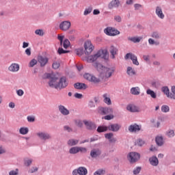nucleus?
Returning a JSON list of instances; mask_svg holds the SVG:
<instances>
[{
    "instance_id": "423d86ee",
    "label": "nucleus",
    "mask_w": 175,
    "mask_h": 175,
    "mask_svg": "<svg viewBox=\"0 0 175 175\" xmlns=\"http://www.w3.org/2000/svg\"><path fill=\"white\" fill-rule=\"evenodd\" d=\"M97 111L98 114H100L101 116H106L107 114H111V113H113V109L107 107H98L97 108Z\"/></svg>"
},
{
    "instance_id": "a19ab883",
    "label": "nucleus",
    "mask_w": 175,
    "mask_h": 175,
    "mask_svg": "<svg viewBox=\"0 0 175 175\" xmlns=\"http://www.w3.org/2000/svg\"><path fill=\"white\" fill-rule=\"evenodd\" d=\"M75 124L77 125V126H79V128L83 127V124H84V121H81L80 120H75Z\"/></svg>"
},
{
    "instance_id": "69168bd1",
    "label": "nucleus",
    "mask_w": 175,
    "mask_h": 175,
    "mask_svg": "<svg viewBox=\"0 0 175 175\" xmlns=\"http://www.w3.org/2000/svg\"><path fill=\"white\" fill-rule=\"evenodd\" d=\"M75 98H77V99H81V98H83V94L79 93H75Z\"/></svg>"
},
{
    "instance_id": "a18cd8bd",
    "label": "nucleus",
    "mask_w": 175,
    "mask_h": 175,
    "mask_svg": "<svg viewBox=\"0 0 175 175\" xmlns=\"http://www.w3.org/2000/svg\"><path fill=\"white\" fill-rule=\"evenodd\" d=\"M36 64H38V60L33 59L29 62V68H33L35 66V65H36Z\"/></svg>"
},
{
    "instance_id": "1a4fd4ad",
    "label": "nucleus",
    "mask_w": 175,
    "mask_h": 175,
    "mask_svg": "<svg viewBox=\"0 0 175 175\" xmlns=\"http://www.w3.org/2000/svg\"><path fill=\"white\" fill-rule=\"evenodd\" d=\"M104 32L109 36H116V35H120V31L113 27H107L105 29Z\"/></svg>"
},
{
    "instance_id": "37998d69",
    "label": "nucleus",
    "mask_w": 175,
    "mask_h": 175,
    "mask_svg": "<svg viewBox=\"0 0 175 175\" xmlns=\"http://www.w3.org/2000/svg\"><path fill=\"white\" fill-rule=\"evenodd\" d=\"M70 46V42L68 39H65L63 42V46L64 49H68Z\"/></svg>"
},
{
    "instance_id": "72a5a7b5",
    "label": "nucleus",
    "mask_w": 175,
    "mask_h": 175,
    "mask_svg": "<svg viewBox=\"0 0 175 175\" xmlns=\"http://www.w3.org/2000/svg\"><path fill=\"white\" fill-rule=\"evenodd\" d=\"M156 143L157 144V146H163V137L162 136H157L156 137Z\"/></svg>"
},
{
    "instance_id": "f03ea898",
    "label": "nucleus",
    "mask_w": 175,
    "mask_h": 175,
    "mask_svg": "<svg viewBox=\"0 0 175 175\" xmlns=\"http://www.w3.org/2000/svg\"><path fill=\"white\" fill-rule=\"evenodd\" d=\"M151 38L148 39V43L151 46H159L161 44V42H159V39H161L162 34L159 31H153L150 35Z\"/></svg>"
},
{
    "instance_id": "6ab92c4d",
    "label": "nucleus",
    "mask_w": 175,
    "mask_h": 175,
    "mask_svg": "<svg viewBox=\"0 0 175 175\" xmlns=\"http://www.w3.org/2000/svg\"><path fill=\"white\" fill-rule=\"evenodd\" d=\"M149 163H150L152 166H158V165H159V160H158L157 156H152L149 158Z\"/></svg>"
},
{
    "instance_id": "b1692460",
    "label": "nucleus",
    "mask_w": 175,
    "mask_h": 175,
    "mask_svg": "<svg viewBox=\"0 0 175 175\" xmlns=\"http://www.w3.org/2000/svg\"><path fill=\"white\" fill-rule=\"evenodd\" d=\"M102 154V152L99 149H93L90 152V157L92 158H98Z\"/></svg>"
},
{
    "instance_id": "c9c22d12",
    "label": "nucleus",
    "mask_w": 175,
    "mask_h": 175,
    "mask_svg": "<svg viewBox=\"0 0 175 175\" xmlns=\"http://www.w3.org/2000/svg\"><path fill=\"white\" fill-rule=\"evenodd\" d=\"M69 153L72 154L79 153L78 146H74V147L70 148L69 150Z\"/></svg>"
},
{
    "instance_id": "2f4dec72",
    "label": "nucleus",
    "mask_w": 175,
    "mask_h": 175,
    "mask_svg": "<svg viewBox=\"0 0 175 175\" xmlns=\"http://www.w3.org/2000/svg\"><path fill=\"white\" fill-rule=\"evenodd\" d=\"M146 94L147 95H150L152 99H157V93L153 90H151V89H148L146 90Z\"/></svg>"
},
{
    "instance_id": "ea45409f",
    "label": "nucleus",
    "mask_w": 175,
    "mask_h": 175,
    "mask_svg": "<svg viewBox=\"0 0 175 175\" xmlns=\"http://www.w3.org/2000/svg\"><path fill=\"white\" fill-rule=\"evenodd\" d=\"M162 92L166 95V96H168L169 94H170V92L169 91V88L167 86H164L161 88Z\"/></svg>"
},
{
    "instance_id": "412c9836",
    "label": "nucleus",
    "mask_w": 175,
    "mask_h": 175,
    "mask_svg": "<svg viewBox=\"0 0 175 175\" xmlns=\"http://www.w3.org/2000/svg\"><path fill=\"white\" fill-rule=\"evenodd\" d=\"M59 111L62 114L63 116H69V110L65 107L64 105H59L58 106Z\"/></svg>"
},
{
    "instance_id": "2eb2a0df",
    "label": "nucleus",
    "mask_w": 175,
    "mask_h": 175,
    "mask_svg": "<svg viewBox=\"0 0 175 175\" xmlns=\"http://www.w3.org/2000/svg\"><path fill=\"white\" fill-rule=\"evenodd\" d=\"M83 124L86 126V129L89 131H95L96 129V124L92 122L91 120H83Z\"/></svg>"
},
{
    "instance_id": "0e129e2a",
    "label": "nucleus",
    "mask_w": 175,
    "mask_h": 175,
    "mask_svg": "<svg viewBox=\"0 0 175 175\" xmlns=\"http://www.w3.org/2000/svg\"><path fill=\"white\" fill-rule=\"evenodd\" d=\"M6 152V149L5 148L0 146V155H2V154H5Z\"/></svg>"
},
{
    "instance_id": "f257e3e1",
    "label": "nucleus",
    "mask_w": 175,
    "mask_h": 175,
    "mask_svg": "<svg viewBox=\"0 0 175 175\" xmlns=\"http://www.w3.org/2000/svg\"><path fill=\"white\" fill-rule=\"evenodd\" d=\"M47 77H50L51 79L49 82V85L51 88H55L56 90H62L66 88L69 84V81L66 77H62L59 81L58 77H55L53 74H48Z\"/></svg>"
},
{
    "instance_id": "8fccbe9b",
    "label": "nucleus",
    "mask_w": 175,
    "mask_h": 175,
    "mask_svg": "<svg viewBox=\"0 0 175 175\" xmlns=\"http://www.w3.org/2000/svg\"><path fill=\"white\" fill-rule=\"evenodd\" d=\"M114 21L116 23H121V21H122V18H121V16L120 15H116L114 16Z\"/></svg>"
},
{
    "instance_id": "0eeeda50",
    "label": "nucleus",
    "mask_w": 175,
    "mask_h": 175,
    "mask_svg": "<svg viewBox=\"0 0 175 175\" xmlns=\"http://www.w3.org/2000/svg\"><path fill=\"white\" fill-rule=\"evenodd\" d=\"M128 159L131 163L137 162V161L140 159V154L135 152H131L128 155Z\"/></svg>"
},
{
    "instance_id": "052dcab7",
    "label": "nucleus",
    "mask_w": 175,
    "mask_h": 175,
    "mask_svg": "<svg viewBox=\"0 0 175 175\" xmlns=\"http://www.w3.org/2000/svg\"><path fill=\"white\" fill-rule=\"evenodd\" d=\"M27 121L29 122H35V118L33 116H27Z\"/></svg>"
},
{
    "instance_id": "49530a36",
    "label": "nucleus",
    "mask_w": 175,
    "mask_h": 175,
    "mask_svg": "<svg viewBox=\"0 0 175 175\" xmlns=\"http://www.w3.org/2000/svg\"><path fill=\"white\" fill-rule=\"evenodd\" d=\"M92 12V7L90 6L88 8H86L83 12L84 16H88V14H90Z\"/></svg>"
},
{
    "instance_id": "79ce46f5",
    "label": "nucleus",
    "mask_w": 175,
    "mask_h": 175,
    "mask_svg": "<svg viewBox=\"0 0 175 175\" xmlns=\"http://www.w3.org/2000/svg\"><path fill=\"white\" fill-rule=\"evenodd\" d=\"M144 141L142 139H138L135 142V146H139V147H142V146H144Z\"/></svg>"
},
{
    "instance_id": "f8f14e48",
    "label": "nucleus",
    "mask_w": 175,
    "mask_h": 175,
    "mask_svg": "<svg viewBox=\"0 0 175 175\" xmlns=\"http://www.w3.org/2000/svg\"><path fill=\"white\" fill-rule=\"evenodd\" d=\"M72 24L69 21H64L59 24V28L61 31H66L69 30Z\"/></svg>"
},
{
    "instance_id": "e433bc0d",
    "label": "nucleus",
    "mask_w": 175,
    "mask_h": 175,
    "mask_svg": "<svg viewBox=\"0 0 175 175\" xmlns=\"http://www.w3.org/2000/svg\"><path fill=\"white\" fill-rule=\"evenodd\" d=\"M28 132H29V130L27 127H22L19 130V133H21V135H27Z\"/></svg>"
},
{
    "instance_id": "7c9ffc66",
    "label": "nucleus",
    "mask_w": 175,
    "mask_h": 175,
    "mask_svg": "<svg viewBox=\"0 0 175 175\" xmlns=\"http://www.w3.org/2000/svg\"><path fill=\"white\" fill-rule=\"evenodd\" d=\"M131 94L132 95H140V88L135 87L131 89Z\"/></svg>"
},
{
    "instance_id": "4be33fe9",
    "label": "nucleus",
    "mask_w": 175,
    "mask_h": 175,
    "mask_svg": "<svg viewBox=\"0 0 175 175\" xmlns=\"http://www.w3.org/2000/svg\"><path fill=\"white\" fill-rule=\"evenodd\" d=\"M156 14L157 17H159V18H161V20H163V18H165V14L162 11V8L159 6L156 7Z\"/></svg>"
},
{
    "instance_id": "f704fd0d",
    "label": "nucleus",
    "mask_w": 175,
    "mask_h": 175,
    "mask_svg": "<svg viewBox=\"0 0 175 175\" xmlns=\"http://www.w3.org/2000/svg\"><path fill=\"white\" fill-rule=\"evenodd\" d=\"M107 129H109L108 126H99L97 129V132H98V133H102V132H106V131H107Z\"/></svg>"
},
{
    "instance_id": "e2e57ef3",
    "label": "nucleus",
    "mask_w": 175,
    "mask_h": 175,
    "mask_svg": "<svg viewBox=\"0 0 175 175\" xmlns=\"http://www.w3.org/2000/svg\"><path fill=\"white\" fill-rule=\"evenodd\" d=\"M167 98H170V99H174V100H175L174 93H169L168 96H167Z\"/></svg>"
},
{
    "instance_id": "58836bf2",
    "label": "nucleus",
    "mask_w": 175,
    "mask_h": 175,
    "mask_svg": "<svg viewBox=\"0 0 175 175\" xmlns=\"http://www.w3.org/2000/svg\"><path fill=\"white\" fill-rule=\"evenodd\" d=\"M161 111H163V113H169V111H170V107H169L168 105H163L161 107Z\"/></svg>"
},
{
    "instance_id": "20e7f679",
    "label": "nucleus",
    "mask_w": 175,
    "mask_h": 175,
    "mask_svg": "<svg viewBox=\"0 0 175 175\" xmlns=\"http://www.w3.org/2000/svg\"><path fill=\"white\" fill-rule=\"evenodd\" d=\"M103 76L105 79H110L116 72V68L114 66L111 67H104L103 69Z\"/></svg>"
},
{
    "instance_id": "5fc2aeb1",
    "label": "nucleus",
    "mask_w": 175,
    "mask_h": 175,
    "mask_svg": "<svg viewBox=\"0 0 175 175\" xmlns=\"http://www.w3.org/2000/svg\"><path fill=\"white\" fill-rule=\"evenodd\" d=\"M38 168L37 167H32L29 170V173H35L38 172Z\"/></svg>"
},
{
    "instance_id": "de8ad7c7",
    "label": "nucleus",
    "mask_w": 175,
    "mask_h": 175,
    "mask_svg": "<svg viewBox=\"0 0 175 175\" xmlns=\"http://www.w3.org/2000/svg\"><path fill=\"white\" fill-rule=\"evenodd\" d=\"M106 173V171L105 170H98L94 172V175H103Z\"/></svg>"
},
{
    "instance_id": "9b49d317",
    "label": "nucleus",
    "mask_w": 175,
    "mask_h": 175,
    "mask_svg": "<svg viewBox=\"0 0 175 175\" xmlns=\"http://www.w3.org/2000/svg\"><path fill=\"white\" fill-rule=\"evenodd\" d=\"M128 129L131 133H137V132H140V131H142V125L135 123L133 124H131Z\"/></svg>"
},
{
    "instance_id": "680f3d73",
    "label": "nucleus",
    "mask_w": 175,
    "mask_h": 175,
    "mask_svg": "<svg viewBox=\"0 0 175 175\" xmlns=\"http://www.w3.org/2000/svg\"><path fill=\"white\" fill-rule=\"evenodd\" d=\"M16 94L18 96H23L24 95V91L23 90H18L16 91Z\"/></svg>"
},
{
    "instance_id": "c756f323",
    "label": "nucleus",
    "mask_w": 175,
    "mask_h": 175,
    "mask_svg": "<svg viewBox=\"0 0 175 175\" xmlns=\"http://www.w3.org/2000/svg\"><path fill=\"white\" fill-rule=\"evenodd\" d=\"M85 83H77L74 84V88H76V90H85Z\"/></svg>"
},
{
    "instance_id": "c85d7f7f",
    "label": "nucleus",
    "mask_w": 175,
    "mask_h": 175,
    "mask_svg": "<svg viewBox=\"0 0 175 175\" xmlns=\"http://www.w3.org/2000/svg\"><path fill=\"white\" fill-rule=\"evenodd\" d=\"M142 39H143L142 37H128V40L133 42V43H140Z\"/></svg>"
},
{
    "instance_id": "4468645a",
    "label": "nucleus",
    "mask_w": 175,
    "mask_h": 175,
    "mask_svg": "<svg viewBox=\"0 0 175 175\" xmlns=\"http://www.w3.org/2000/svg\"><path fill=\"white\" fill-rule=\"evenodd\" d=\"M124 58H125V59H129V58H130V59H131L133 65H136L137 66H138L139 61H137V57L136 55H135V54L129 53L125 55Z\"/></svg>"
},
{
    "instance_id": "338daca9",
    "label": "nucleus",
    "mask_w": 175,
    "mask_h": 175,
    "mask_svg": "<svg viewBox=\"0 0 175 175\" xmlns=\"http://www.w3.org/2000/svg\"><path fill=\"white\" fill-rule=\"evenodd\" d=\"M64 129L67 131V132H72V129L69 126H64Z\"/></svg>"
},
{
    "instance_id": "13d9d810",
    "label": "nucleus",
    "mask_w": 175,
    "mask_h": 175,
    "mask_svg": "<svg viewBox=\"0 0 175 175\" xmlns=\"http://www.w3.org/2000/svg\"><path fill=\"white\" fill-rule=\"evenodd\" d=\"M58 53H59V54H66V53H69V51H65L62 48H59Z\"/></svg>"
},
{
    "instance_id": "09e8293b",
    "label": "nucleus",
    "mask_w": 175,
    "mask_h": 175,
    "mask_svg": "<svg viewBox=\"0 0 175 175\" xmlns=\"http://www.w3.org/2000/svg\"><path fill=\"white\" fill-rule=\"evenodd\" d=\"M59 66H61L59 62H55L52 64V67L53 68V69H58V68H59Z\"/></svg>"
},
{
    "instance_id": "774afa93",
    "label": "nucleus",
    "mask_w": 175,
    "mask_h": 175,
    "mask_svg": "<svg viewBox=\"0 0 175 175\" xmlns=\"http://www.w3.org/2000/svg\"><path fill=\"white\" fill-rule=\"evenodd\" d=\"M77 55H79V57L83 55V49H78L77 51Z\"/></svg>"
},
{
    "instance_id": "3c124183",
    "label": "nucleus",
    "mask_w": 175,
    "mask_h": 175,
    "mask_svg": "<svg viewBox=\"0 0 175 175\" xmlns=\"http://www.w3.org/2000/svg\"><path fill=\"white\" fill-rule=\"evenodd\" d=\"M32 159H27L25 160V166H31V163H32Z\"/></svg>"
},
{
    "instance_id": "4d7b16f0",
    "label": "nucleus",
    "mask_w": 175,
    "mask_h": 175,
    "mask_svg": "<svg viewBox=\"0 0 175 175\" xmlns=\"http://www.w3.org/2000/svg\"><path fill=\"white\" fill-rule=\"evenodd\" d=\"M10 175H18V170L16 169V170H12L9 172Z\"/></svg>"
},
{
    "instance_id": "ddd939ff",
    "label": "nucleus",
    "mask_w": 175,
    "mask_h": 175,
    "mask_svg": "<svg viewBox=\"0 0 175 175\" xmlns=\"http://www.w3.org/2000/svg\"><path fill=\"white\" fill-rule=\"evenodd\" d=\"M84 79L85 80H88V81H91L92 83H99L100 81V79L99 78H96V77L90 74V73H85L83 75Z\"/></svg>"
},
{
    "instance_id": "bb28decb",
    "label": "nucleus",
    "mask_w": 175,
    "mask_h": 175,
    "mask_svg": "<svg viewBox=\"0 0 175 175\" xmlns=\"http://www.w3.org/2000/svg\"><path fill=\"white\" fill-rule=\"evenodd\" d=\"M79 139H70L68 142H67V144L68 146H70V147H73L75 146H77V144H79Z\"/></svg>"
},
{
    "instance_id": "a878e982",
    "label": "nucleus",
    "mask_w": 175,
    "mask_h": 175,
    "mask_svg": "<svg viewBox=\"0 0 175 175\" xmlns=\"http://www.w3.org/2000/svg\"><path fill=\"white\" fill-rule=\"evenodd\" d=\"M120 6V1L119 0H113L110 2L108 5L109 9H113V8H118Z\"/></svg>"
},
{
    "instance_id": "473e14b6",
    "label": "nucleus",
    "mask_w": 175,
    "mask_h": 175,
    "mask_svg": "<svg viewBox=\"0 0 175 175\" xmlns=\"http://www.w3.org/2000/svg\"><path fill=\"white\" fill-rule=\"evenodd\" d=\"M126 73L129 75V76H135V75H136V71H135V69L132 67L129 66L127 67Z\"/></svg>"
},
{
    "instance_id": "393cba45",
    "label": "nucleus",
    "mask_w": 175,
    "mask_h": 175,
    "mask_svg": "<svg viewBox=\"0 0 175 175\" xmlns=\"http://www.w3.org/2000/svg\"><path fill=\"white\" fill-rule=\"evenodd\" d=\"M103 102L106 103V105H108V106H110L111 105V99H110V96L107 94L105 93L103 95Z\"/></svg>"
},
{
    "instance_id": "f3484780",
    "label": "nucleus",
    "mask_w": 175,
    "mask_h": 175,
    "mask_svg": "<svg viewBox=\"0 0 175 175\" xmlns=\"http://www.w3.org/2000/svg\"><path fill=\"white\" fill-rule=\"evenodd\" d=\"M105 137L109 140V143H116V142H117V138L114 137L113 133L105 134Z\"/></svg>"
},
{
    "instance_id": "aec40b11",
    "label": "nucleus",
    "mask_w": 175,
    "mask_h": 175,
    "mask_svg": "<svg viewBox=\"0 0 175 175\" xmlns=\"http://www.w3.org/2000/svg\"><path fill=\"white\" fill-rule=\"evenodd\" d=\"M38 61L40 64V66H46L47 62H49V59L46 57L38 56Z\"/></svg>"
},
{
    "instance_id": "cd10ccee",
    "label": "nucleus",
    "mask_w": 175,
    "mask_h": 175,
    "mask_svg": "<svg viewBox=\"0 0 175 175\" xmlns=\"http://www.w3.org/2000/svg\"><path fill=\"white\" fill-rule=\"evenodd\" d=\"M126 109L129 111H131V113H137V112H139V107H137L135 105H129V106H127Z\"/></svg>"
},
{
    "instance_id": "6e6552de",
    "label": "nucleus",
    "mask_w": 175,
    "mask_h": 175,
    "mask_svg": "<svg viewBox=\"0 0 175 175\" xmlns=\"http://www.w3.org/2000/svg\"><path fill=\"white\" fill-rule=\"evenodd\" d=\"M84 48H85V53L88 55H90V54L92 53V51H94V45H92V42H91V41L90 40H88L85 42Z\"/></svg>"
},
{
    "instance_id": "5701e85b",
    "label": "nucleus",
    "mask_w": 175,
    "mask_h": 175,
    "mask_svg": "<svg viewBox=\"0 0 175 175\" xmlns=\"http://www.w3.org/2000/svg\"><path fill=\"white\" fill-rule=\"evenodd\" d=\"M109 53H111L113 59H114L116 58L117 53H118V49L113 45H111L109 46Z\"/></svg>"
},
{
    "instance_id": "c03bdc74",
    "label": "nucleus",
    "mask_w": 175,
    "mask_h": 175,
    "mask_svg": "<svg viewBox=\"0 0 175 175\" xmlns=\"http://www.w3.org/2000/svg\"><path fill=\"white\" fill-rule=\"evenodd\" d=\"M35 33L36 35H38V36H43V35H44V31L43 29H39L35 31Z\"/></svg>"
},
{
    "instance_id": "a211bd4d",
    "label": "nucleus",
    "mask_w": 175,
    "mask_h": 175,
    "mask_svg": "<svg viewBox=\"0 0 175 175\" xmlns=\"http://www.w3.org/2000/svg\"><path fill=\"white\" fill-rule=\"evenodd\" d=\"M121 129V125L118 124H113L108 126L109 131L111 132H118Z\"/></svg>"
},
{
    "instance_id": "dca6fc26",
    "label": "nucleus",
    "mask_w": 175,
    "mask_h": 175,
    "mask_svg": "<svg viewBox=\"0 0 175 175\" xmlns=\"http://www.w3.org/2000/svg\"><path fill=\"white\" fill-rule=\"evenodd\" d=\"M9 72H12V73H16V72H18L20 70V65L18 64L12 63L9 67H8Z\"/></svg>"
},
{
    "instance_id": "864d4df0",
    "label": "nucleus",
    "mask_w": 175,
    "mask_h": 175,
    "mask_svg": "<svg viewBox=\"0 0 175 175\" xmlns=\"http://www.w3.org/2000/svg\"><path fill=\"white\" fill-rule=\"evenodd\" d=\"M141 170H142V167H136L133 170V174H135V175L139 174V173H140Z\"/></svg>"
},
{
    "instance_id": "603ef678",
    "label": "nucleus",
    "mask_w": 175,
    "mask_h": 175,
    "mask_svg": "<svg viewBox=\"0 0 175 175\" xmlns=\"http://www.w3.org/2000/svg\"><path fill=\"white\" fill-rule=\"evenodd\" d=\"M65 38V36H62L61 34H58L57 39L60 42V44L62 45V43H64V39Z\"/></svg>"
},
{
    "instance_id": "39448f33",
    "label": "nucleus",
    "mask_w": 175,
    "mask_h": 175,
    "mask_svg": "<svg viewBox=\"0 0 175 175\" xmlns=\"http://www.w3.org/2000/svg\"><path fill=\"white\" fill-rule=\"evenodd\" d=\"M36 136H38L40 140H42V142H47V140H51V135L50 133L43 131L36 133Z\"/></svg>"
},
{
    "instance_id": "4c0bfd02",
    "label": "nucleus",
    "mask_w": 175,
    "mask_h": 175,
    "mask_svg": "<svg viewBox=\"0 0 175 175\" xmlns=\"http://www.w3.org/2000/svg\"><path fill=\"white\" fill-rule=\"evenodd\" d=\"M165 135L167 137H174V131L168 130L166 131Z\"/></svg>"
},
{
    "instance_id": "6e6d98bb",
    "label": "nucleus",
    "mask_w": 175,
    "mask_h": 175,
    "mask_svg": "<svg viewBox=\"0 0 175 175\" xmlns=\"http://www.w3.org/2000/svg\"><path fill=\"white\" fill-rule=\"evenodd\" d=\"M78 152H87V148L78 146Z\"/></svg>"
},
{
    "instance_id": "7ed1b4c3",
    "label": "nucleus",
    "mask_w": 175,
    "mask_h": 175,
    "mask_svg": "<svg viewBox=\"0 0 175 175\" xmlns=\"http://www.w3.org/2000/svg\"><path fill=\"white\" fill-rule=\"evenodd\" d=\"M106 55H107V49H102L98 51L96 54L88 56L87 61L88 62H95L98 58H104Z\"/></svg>"
},
{
    "instance_id": "bf43d9fd",
    "label": "nucleus",
    "mask_w": 175,
    "mask_h": 175,
    "mask_svg": "<svg viewBox=\"0 0 175 175\" xmlns=\"http://www.w3.org/2000/svg\"><path fill=\"white\" fill-rule=\"evenodd\" d=\"M143 59L146 61V62H150V55H143Z\"/></svg>"
},
{
    "instance_id": "9d476101",
    "label": "nucleus",
    "mask_w": 175,
    "mask_h": 175,
    "mask_svg": "<svg viewBox=\"0 0 175 175\" xmlns=\"http://www.w3.org/2000/svg\"><path fill=\"white\" fill-rule=\"evenodd\" d=\"M72 175H87L88 174V170L85 167H79L78 169H75L72 172Z\"/></svg>"
}]
</instances>
